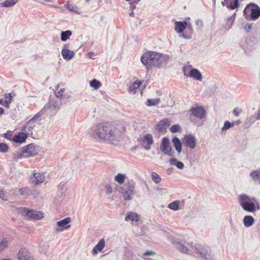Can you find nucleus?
I'll use <instances>...</instances> for the list:
<instances>
[{
    "mask_svg": "<svg viewBox=\"0 0 260 260\" xmlns=\"http://www.w3.org/2000/svg\"><path fill=\"white\" fill-rule=\"evenodd\" d=\"M121 129L123 131L125 128L120 126L111 124L108 123H99L93 127V135L97 136L101 140L108 143L114 144L118 141L119 138L122 133Z\"/></svg>",
    "mask_w": 260,
    "mask_h": 260,
    "instance_id": "obj_1",
    "label": "nucleus"
},
{
    "mask_svg": "<svg viewBox=\"0 0 260 260\" xmlns=\"http://www.w3.org/2000/svg\"><path fill=\"white\" fill-rule=\"evenodd\" d=\"M169 59V56L155 51L147 52L141 57V62L148 70L153 67L161 68L167 64Z\"/></svg>",
    "mask_w": 260,
    "mask_h": 260,
    "instance_id": "obj_2",
    "label": "nucleus"
},
{
    "mask_svg": "<svg viewBox=\"0 0 260 260\" xmlns=\"http://www.w3.org/2000/svg\"><path fill=\"white\" fill-rule=\"evenodd\" d=\"M44 114V110H41L36 115L29 120L22 127V131L28 135H32L35 127L36 125V122L39 118Z\"/></svg>",
    "mask_w": 260,
    "mask_h": 260,
    "instance_id": "obj_3",
    "label": "nucleus"
},
{
    "mask_svg": "<svg viewBox=\"0 0 260 260\" xmlns=\"http://www.w3.org/2000/svg\"><path fill=\"white\" fill-rule=\"evenodd\" d=\"M194 248L195 253L200 255L204 259L215 260L214 255L212 254L210 249L200 244H196Z\"/></svg>",
    "mask_w": 260,
    "mask_h": 260,
    "instance_id": "obj_4",
    "label": "nucleus"
},
{
    "mask_svg": "<svg viewBox=\"0 0 260 260\" xmlns=\"http://www.w3.org/2000/svg\"><path fill=\"white\" fill-rule=\"evenodd\" d=\"M135 185L132 182H127L121 186L119 191L122 194L126 201L131 200L134 196Z\"/></svg>",
    "mask_w": 260,
    "mask_h": 260,
    "instance_id": "obj_5",
    "label": "nucleus"
},
{
    "mask_svg": "<svg viewBox=\"0 0 260 260\" xmlns=\"http://www.w3.org/2000/svg\"><path fill=\"white\" fill-rule=\"evenodd\" d=\"M38 154L35 145L34 144H29L27 146L22 147L19 152H18L17 157H32Z\"/></svg>",
    "mask_w": 260,
    "mask_h": 260,
    "instance_id": "obj_6",
    "label": "nucleus"
},
{
    "mask_svg": "<svg viewBox=\"0 0 260 260\" xmlns=\"http://www.w3.org/2000/svg\"><path fill=\"white\" fill-rule=\"evenodd\" d=\"M138 141L140 142L144 149L146 150H150L151 145H153L154 140L151 134H146L139 138Z\"/></svg>",
    "mask_w": 260,
    "mask_h": 260,
    "instance_id": "obj_7",
    "label": "nucleus"
},
{
    "mask_svg": "<svg viewBox=\"0 0 260 260\" xmlns=\"http://www.w3.org/2000/svg\"><path fill=\"white\" fill-rule=\"evenodd\" d=\"M23 213L27 219L30 220H40L44 217L43 212L30 210L26 208H23Z\"/></svg>",
    "mask_w": 260,
    "mask_h": 260,
    "instance_id": "obj_8",
    "label": "nucleus"
},
{
    "mask_svg": "<svg viewBox=\"0 0 260 260\" xmlns=\"http://www.w3.org/2000/svg\"><path fill=\"white\" fill-rule=\"evenodd\" d=\"M190 118L195 117L199 119H202L205 118L206 112L202 106L192 107L189 111Z\"/></svg>",
    "mask_w": 260,
    "mask_h": 260,
    "instance_id": "obj_9",
    "label": "nucleus"
},
{
    "mask_svg": "<svg viewBox=\"0 0 260 260\" xmlns=\"http://www.w3.org/2000/svg\"><path fill=\"white\" fill-rule=\"evenodd\" d=\"M247 10L251 11L250 17L253 20L257 19L260 16V8L254 4L247 5L244 10V13L245 14L246 11Z\"/></svg>",
    "mask_w": 260,
    "mask_h": 260,
    "instance_id": "obj_10",
    "label": "nucleus"
},
{
    "mask_svg": "<svg viewBox=\"0 0 260 260\" xmlns=\"http://www.w3.org/2000/svg\"><path fill=\"white\" fill-rule=\"evenodd\" d=\"M160 150L165 154L171 156H173L174 155V151H172V148L170 146V143L169 139L166 138H163L160 146Z\"/></svg>",
    "mask_w": 260,
    "mask_h": 260,
    "instance_id": "obj_11",
    "label": "nucleus"
},
{
    "mask_svg": "<svg viewBox=\"0 0 260 260\" xmlns=\"http://www.w3.org/2000/svg\"><path fill=\"white\" fill-rule=\"evenodd\" d=\"M70 222L71 218L70 217H66L62 220L58 221L56 222L57 227L54 229V232L57 233L70 228L71 227V225L69 224Z\"/></svg>",
    "mask_w": 260,
    "mask_h": 260,
    "instance_id": "obj_12",
    "label": "nucleus"
},
{
    "mask_svg": "<svg viewBox=\"0 0 260 260\" xmlns=\"http://www.w3.org/2000/svg\"><path fill=\"white\" fill-rule=\"evenodd\" d=\"M61 105L60 100H51L50 102L45 105L42 109L44 110V113L48 110L57 111L60 108Z\"/></svg>",
    "mask_w": 260,
    "mask_h": 260,
    "instance_id": "obj_13",
    "label": "nucleus"
},
{
    "mask_svg": "<svg viewBox=\"0 0 260 260\" xmlns=\"http://www.w3.org/2000/svg\"><path fill=\"white\" fill-rule=\"evenodd\" d=\"M183 143L187 147L191 149H194L196 146V137L192 135H188L184 136L182 140Z\"/></svg>",
    "mask_w": 260,
    "mask_h": 260,
    "instance_id": "obj_14",
    "label": "nucleus"
},
{
    "mask_svg": "<svg viewBox=\"0 0 260 260\" xmlns=\"http://www.w3.org/2000/svg\"><path fill=\"white\" fill-rule=\"evenodd\" d=\"M44 180V174L40 172H35L33 174L32 176L30 177L31 183L35 185H38L42 183Z\"/></svg>",
    "mask_w": 260,
    "mask_h": 260,
    "instance_id": "obj_15",
    "label": "nucleus"
},
{
    "mask_svg": "<svg viewBox=\"0 0 260 260\" xmlns=\"http://www.w3.org/2000/svg\"><path fill=\"white\" fill-rule=\"evenodd\" d=\"M68 47V44H64L61 51V54L63 58L67 61L72 59L75 55L74 51L69 50Z\"/></svg>",
    "mask_w": 260,
    "mask_h": 260,
    "instance_id": "obj_16",
    "label": "nucleus"
},
{
    "mask_svg": "<svg viewBox=\"0 0 260 260\" xmlns=\"http://www.w3.org/2000/svg\"><path fill=\"white\" fill-rule=\"evenodd\" d=\"M174 245L175 248L180 252L190 255L192 253L191 250L188 249L186 245L179 242H175Z\"/></svg>",
    "mask_w": 260,
    "mask_h": 260,
    "instance_id": "obj_17",
    "label": "nucleus"
},
{
    "mask_svg": "<svg viewBox=\"0 0 260 260\" xmlns=\"http://www.w3.org/2000/svg\"><path fill=\"white\" fill-rule=\"evenodd\" d=\"M187 23L186 21H176L175 23V30L178 34L181 35L183 33V31L187 27Z\"/></svg>",
    "mask_w": 260,
    "mask_h": 260,
    "instance_id": "obj_18",
    "label": "nucleus"
},
{
    "mask_svg": "<svg viewBox=\"0 0 260 260\" xmlns=\"http://www.w3.org/2000/svg\"><path fill=\"white\" fill-rule=\"evenodd\" d=\"M193 33V29L192 26V25L190 23H189L187 25V27H186L184 32L180 35V37L182 38L189 40L191 39L192 37V35Z\"/></svg>",
    "mask_w": 260,
    "mask_h": 260,
    "instance_id": "obj_19",
    "label": "nucleus"
},
{
    "mask_svg": "<svg viewBox=\"0 0 260 260\" xmlns=\"http://www.w3.org/2000/svg\"><path fill=\"white\" fill-rule=\"evenodd\" d=\"M18 257L19 260H34L30 256L29 252L25 249H21L19 250Z\"/></svg>",
    "mask_w": 260,
    "mask_h": 260,
    "instance_id": "obj_20",
    "label": "nucleus"
},
{
    "mask_svg": "<svg viewBox=\"0 0 260 260\" xmlns=\"http://www.w3.org/2000/svg\"><path fill=\"white\" fill-rule=\"evenodd\" d=\"M105 246V241L104 239H101L98 244L93 247L91 251V253L93 255H95L98 254V251L101 252L104 249Z\"/></svg>",
    "mask_w": 260,
    "mask_h": 260,
    "instance_id": "obj_21",
    "label": "nucleus"
},
{
    "mask_svg": "<svg viewBox=\"0 0 260 260\" xmlns=\"http://www.w3.org/2000/svg\"><path fill=\"white\" fill-rule=\"evenodd\" d=\"M188 77L193 78L194 80L201 81L202 75L201 72L197 69H191L189 71Z\"/></svg>",
    "mask_w": 260,
    "mask_h": 260,
    "instance_id": "obj_22",
    "label": "nucleus"
},
{
    "mask_svg": "<svg viewBox=\"0 0 260 260\" xmlns=\"http://www.w3.org/2000/svg\"><path fill=\"white\" fill-rule=\"evenodd\" d=\"M222 4L231 9H234L239 6L238 0H224Z\"/></svg>",
    "mask_w": 260,
    "mask_h": 260,
    "instance_id": "obj_23",
    "label": "nucleus"
},
{
    "mask_svg": "<svg viewBox=\"0 0 260 260\" xmlns=\"http://www.w3.org/2000/svg\"><path fill=\"white\" fill-rule=\"evenodd\" d=\"M27 138V135L25 132H20L14 136L13 141L16 143H22L25 141Z\"/></svg>",
    "mask_w": 260,
    "mask_h": 260,
    "instance_id": "obj_24",
    "label": "nucleus"
},
{
    "mask_svg": "<svg viewBox=\"0 0 260 260\" xmlns=\"http://www.w3.org/2000/svg\"><path fill=\"white\" fill-rule=\"evenodd\" d=\"M239 202L240 205L244 203H249L252 202H255L256 200L254 198H251L246 194H241L239 197Z\"/></svg>",
    "mask_w": 260,
    "mask_h": 260,
    "instance_id": "obj_25",
    "label": "nucleus"
},
{
    "mask_svg": "<svg viewBox=\"0 0 260 260\" xmlns=\"http://www.w3.org/2000/svg\"><path fill=\"white\" fill-rule=\"evenodd\" d=\"M169 125L170 121L167 118H164L157 124L156 127L159 131H162L166 129Z\"/></svg>",
    "mask_w": 260,
    "mask_h": 260,
    "instance_id": "obj_26",
    "label": "nucleus"
},
{
    "mask_svg": "<svg viewBox=\"0 0 260 260\" xmlns=\"http://www.w3.org/2000/svg\"><path fill=\"white\" fill-rule=\"evenodd\" d=\"M244 210L249 212H253L256 210V206L253 202L249 203L242 204L240 205Z\"/></svg>",
    "mask_w": 260,
    "mask_h": 260,
    "instance_id": "obj_27",
    "label": "nucleus"
},
{
    "mask_svg": "<svg viewBox=\"0 0 260 260\" xmlns=\"http://www.w3.org/2000/svg\"><path fill=\"white\" fill-rule=\"evenodd\" d=\"M170 164L171 166H175L179 169H183L184 168V164L178 160L177 158L173 157L169 160Z\"/></svg>",
    "mask_w": 260,
    "mask_h": 260,
    "instance_id": "obj_28",
    "label": "nucleus"
},
{
    "mask_svg": "<svg viewBox=\"0 0 260 260\" xmlns=\"http://www.w3.org/2000/svg\"><path fill=\"white\" fill-rule=\"evenodd\" d=\"M172 143L176 151L180 153L182 151L181 143L178 137H175L172 139Z\"/></svg>",
    "mask_w": 260,
    "mask_h": 260,
    "instance_id": "obj_29",
    "label": "nucleus"
},
{
    "mask_svg": "<svg viewBox=\"0 0 260 260\" xmlns=\"http://www.w3.org/2000/svg\"><path fill=\"white\" fill-rule=\"evenodd\" d=\"M250 176L255 182H260V168L252 171L250 173Z\"/></svg>",
    "mask_w": 260,
    "mask_h": 260,
    "instance_id": "obj_30",
    "label": "nucleus"
},
{
    "mask_svg": "<svg viewBox=\"0 0 260 260\" xmlns=\"http://www.w3.org/2000/svg\"><path fill=\"white\" fill-rule=\"evenodd\" d=\"M141 82L136 81L128 87V92L135 94L137 90L139 88Z\"/></svg>",
    "mask_w": 260,
    "mask_h": 260,
    "instance_id": "obj_31",
    "label": "nucleus"
},
{
    "mask_svg": "<svg viewBox=\"0 0 260 260\" xmlns=\"http://www.w3.org/2000/svg\"><path fill=\"white\" fill-rule=\"evenodd\" d=\"M254 223V219L250 215L245 216L243 218V223L245 226L250 227Z\"/></svg>",
    "mask_w": 260,
    "mask_h": 260,
    "instance_id": "obj_32",
    "label": "nucleus"
},
{
    "mask_svg": "<svg viewBox=\"0 0 260 260\" xmlns=\"http://www.w3.org/2000/svg\"><path fill=\"white\" fill-rule=\"evenodd\" d=\"M18 0H6L5 2L0 3V7L10 8L14 6Z\"/></svg>",
    "mask_w": 260,
    "mask_h": 260,
    "instance_id": "obj_33",
    "label": "nucleus"
},
{
    "mask_svg": "<svg viewBox=\"0 0 260 260\" xmlns=\"http://www.w3.org/2000/svg\"><path fill=\"white\" fill-rule=\"evenodd\" d=\"M126 221H137L139 220L138 214L136 213L129 212L127 213L126 216L125 217Z\"/></svg>",
    "mask_w": 260,
    "mask_h": 260,
    "instance_id": "obj_34",
    "label": "nucleus"
},
{
    "mask_svg": "<svg viewBox=\"0 0 260 260\" xmlns=\"http://www.w3.org/2000/svg\"><path fill=\"white\" fill-rule=\"evenodd\" d=\"M72 35V32L70 30L61 31L60 34V39L62 41H66L70 38Z\"/></svg>",
    "mask_w": 260,
    "mask_h": 260,
    "instance_id": "obj_35",
    "label": "nucleus"
},
{
    "mask_svg": "<svg viewBox=\"0 0 260 260\" xmlns=\"http://www.w3.org/2000/svg\"><path fill=\"white\" fill-rule=\"evenodd\" d=\"M236 13H234L232 16L228 17V22L225 25V28L227 30H229L232 26L234 20L235 19Z\"/></svg>",
    "mask_w": 260,
    "mask_h": 260,
    "instance_id": "obj_36",
    "label": "nucleus"
},
{
    "mask_svg": "<svg viewBox=\"0 0 260 260\" xmlns=\"http://www.w3.org/2000/svg\"><path fill=\"white\" fill-rule=\"evenodd\" d=\"M126 177V175L119 173L115 176L114 179L119 184H122L124 183Z\"/></svg>",
    "mask_w": 260,
    "mask_h": 260,
    "instance_id": "obj_37",
    "label": "nucleus"
},
{
    "mask_svg": "<svg viewBox=\"0 0 260 260\" xmlns=\"http://www.w3.org/2000/svg\"><path fill=\"white\" fill-rule=\"evenodd\" d=\"M8 240L7 238H3L0 239V253L8 247Z\"/></svg>",
    "mask_w": 260,
    "mask_h": 260,
    "instance_id": "obj_38",
    "label": "nucleus"
},
{
    "mask_svg": "<svg viewBox=\"0 0 260 260\" xmlns=\"http://www.w3.org/2000/svg\"><path fill=\"white\" fill-rule=\"evenodd\" d=\"M179 205L180 202L179 201H175L169 204L168 207L174 211H177L179 208Z\"/></svg>",
    "mask_w": 260,
    "mask_h": 260,
    "instance_id": "obj_39",
    "label": "nucleus"
},
{
    "mask_svg": "<svg viewBox=\"0 0 260 260\" xmlns=\"http://www.w3.org/2000/svg\"><path fill=\"white\" fill-rule=\"evenodd\" d=\"M65 91L64 88H60L57 92H55V95L57 98L58 99H61L62 98L64 97H67V98H69L70 96L68 95L67 96V95L66 94H63L64 92Z\"/></svg>",
    "mask_w": 260,
    "mask_h": 260,
    "instance_id": "obj_40",
    "label": "nucleus"
},
{
    "mask_svg": "<svg viewBox=\"0 0 260 260\" xmlns=\"http://www.w3.org/2000/svg\"><path fill=\"white\" fill-rule=\"evenodd\" d=\"M160 102V99H148L147 101L146 105L147 106H154L157 105Z\"/></svg>",
    "mask_w": 260,
    "mask_h": 260,
    "instance_id": "obj_41",
    "label": "nucleus"
},
{
    "mask_svg": "<svg viewBox=\"0 0 260 260\" xmlns=\"http://www.w3.org/2000/svg\"><path fill=\"white\" fill-rule=\"evenodd\" d=\"M67 8L68 10L78 13V7L73 3L68 2Z\"/></svg>",
    "mask_w": 260,
    "mask_h": 260,
    "instance_id": "obj_42",
    "label": "nucleus"
},
{
    "mask_svg": "<svg viewBox=\"0 0 260 260\" xmlns=\"http://www.w3.org/2000/svg\"><path fill=\"white\" fill-rule=\"evenodd\" d=\"M151 178L152 180L155 183H159L161 180V179L160 177V176L156 172H153L151 173Z\"/></svg>",
    "mask_w": 260,
    "mask_h": 260,
    "instance_id": "obj_43",
    "label": "nucleus"
},
{
    "mask_svg": "<svg viewBox=\"0 0 260 260\" xmlns=\"http://www.w3.org/2000/svg\"><path fill=\"white\" fill-rule=\"evenodd\" d=\"M90 85L95 89H98L102 86V84L96 79H93L90 82Z\"/></svg>",
    "mask_w": 260,
    "mask_h": 260,
    "instance_id": "obj_44",
    "label": "nucleus"
},
{
    "mask_svg": "<svg viewBox=\"0 0 260 260\" xmlns=\"http://www.w3.org/2000/svg\"><path fill=\"white\" fill-rule=\"evenodd\" d=\"M12 97V93H11L5 96L4 106L9 107V104L11 103Z\"/></svg>",
    "mask_w": 260,
    "mask_h": 260,
    "instance_id": "obj_45",
    "label": "nucleus"
},
{
    "mask_svg": "<svg viewBox=\"0 0 260 260\" xmlns=\"http://www.w3.org/2000/svg\"><path fill=\"white\" fill-rule=\"evenodd\" d=\"M235 125V123L230 122L226 120L224 122L223 126L221 128L222 131H225Z\"/></svg>",
    "mask_w": 260,
    "mask_h": 260,
    "instance_id": "obj_46",
    "label": "nucleus"
},
{
    "mask_svg": "<svg viewBox=\"0 0 260 260\" xmlns=\"http://www.w3.org/2000/svg\"><path fill=\"white\" fill-rule=\"evenodd\" d=\"M123 260H132L133 259V253L129 251H125L123 256Z\"/></svg>",
    "mask_w": 260,
    "mask_h": 260,
    "instance_id": "obj_47",
    "label": "nucleus"
},
{
    "mask_svg": "<svg viewBox=\"0 0 260 260\" xmlns=\"http://www.w3.org/2000/svg\"><path fill=\"white\" fill-rule=\"evenodd\" d=\"M19 192L21 196L28 194L30 192V189L27 187H23L19 189Z\"/></svg>",
    "mask_w": 260,
    "mask_h": 260,
    "instance_id": "obj_48",
    "label": "nucleus"
},
{
    "mask_svg": "<svg viewBox=\"0 0 260 260\" xmlns=\"http://www.w3.org/2000/svg\"><path fill=\"white\" fill-rule=\"evenodd\" d=\"M170 131L172 133H175L181 131V127L178 124H175L171 126Z\"/></svg>",
    "mask_w": 260,
    "mask_h": 260,
    "instance_id": "obj_49",
    "label": "nucleus"
},
{
    "mask_svg": "<svg viewBox=\"0 0 260 260\" xmlns=\"http://www.w3.org/2000/svg\"><path fill=\"white\" fill-rule=\"evenodd\" d=\"M191 66L190 65H188L183 67V72L184 76L188 77V75L189 74V71H190V69H191Z\"/></svg>",
    "mask_w": 260,
    "mask_h": 260,
    "instance_id": "obj_50",
    "label": "nucleus"
},
{
    "mask_svg": "<svg viewBox=\"0 0 260 260\" xmlns=\"http://www.w3.org/2000/svg\"><path fill=\"white\" fill-rule=\"evenodd\" d=\"M106 192L107 194H111L113 192V189L111 184H107L105 187Z\"/></svg>",
    "mask_w": 260,
    "mask_h": 260,
    "instance_id": "obj_51",
    "label": "nucleus"
},
{
    "mask_svg": "<svg viewBox=\"0 0 260 260\" xmlns=\"http://www.w3.org/2000/svg\"><path fill=\"white\" fill-rule=\"evenodd\" d=\"M8 149V147L6 144L0 143V152H6Z\"/></svg>",
    "mask_w": 260,
    "mask_h": 260,
    "instance_id": "obj_52",
    "label": "nucleus"
},
{
    "mask_svg": "<svg viewBox=\"0 0 260 260\" xmlns=\"http://www.w3.org/2000/svg\"><path fill=\"white\" fill-rule=\"evenodd\" d=\"M6 192L3 189H1L0 190V199L4 201L7 200L6 199Z\"/></svg>",
    "mask_w": 260,
    "mask_h": 260,
    "instance_id": "obj_53",
    "label": "nucleus"
},
{
    "mask_svg": "<svg viewBox=\"0 0 260 260\" xmlns=\"http://www.w3.org/2000/svg\"><path fill=\"white\" fill-rule=\"evenodd\" d=\"M154 254V252L152 251H147L145 252H144L143 254V256H142V257L144 258L143 256H149V255H153Z\"/></svg>",
    "mask_w": 260,
    "mask_h": 260,
    "instance_id": "obj_54",
    "label": "nucleus"
},
{
    "mask_svg": "<svg viewBox=\"0 0 260 260\" xmlns=\"http://www.w3.org/2000/svg\"><path fill=\"white\" fill-rule=\"evenodd\" d=\"M196 24L200 27H202L203 25V22L202 20L198 19L196 21Z\"/></svg>",
    "mask_w": 260,
    "mask_h": 260,
    "instance_id": "obj_55",
    "label": "nucleus"
},
{
    "mask_svg": "<svg viewBox=\"0 0 260 260\" xmlns=\"http://www.w3.org/2000/svg\"><path fill=\"white\" fill-rule=\"evenodd\" d=\"M238 110L239 109L237 108H236L233 110V114L234 115L236 116H238L239 115V112Z\"/></svg>",
    "mask_w": 260,
    "mask_h": 260,
    "instance_id": "obj_56",
    "label": "nucleus"
},
{
    "mask_svg": "<svg viewBox=\"0 0 260 260\" xmlns=\"http://www.w3.org/2000/svg\"><path fill=\"white\" fill-rule=\"evenodd\" d=\"M260 119V109L258 110L256 113V120Z\"/></svg>",
    "mask_w": 260,
    "mask_h": 260,
    "instance_id": "obj_57",
    "label": "nucleus"
},
{
    "mask_svg": "<svg viewBox=\"0 0 260 260\" xmlns=\"http://www.w3.org/2000/svg\"><path fill=\"white\" fill-rule=\"evenodd\" d=\"M250 28H251V26H250V25H249V24H247V25H245V29H246V30L247 31H248V29H250Z\"/></svg>",
    "mask_w": 260,
    "mask_h": 260,
    "instance_id": "obj_58",
    "label": "nucleus"
},
{
    "mask_svg": "<svg viewBox=\"0 0 260 260\" xmlns=\"http://www.w3.org/2000/svg\"><path fill=\"white\" fill-rule=\"evenodd\" d=\"M232 123H235V124H239L241 123V121L240 120H237L236 121H234Z\"/></svg>",
    "mask_w": 260,
    "mask_h": 260,
    "instance_id": "obj_59",
    "label": "nucleus"
},
{
    "mask_svg": "<svg viewBox=\"0 0 260 260\" xmlns=\"http://www.w3.org/2000/svg\"><path fill=\"white\" fill-rule=\"evenodd\" d=\"M132 10V11L131 12L129 13V15L131 17H134V10L133 9H131Z\"/></svg>",
    "mask_w": 260,
    "mask_h": 260,
    "instance_id": "obj_60",
    "label": "nucleus"
},
{
    "mask_svg": "<svg viewBox=\"0 0 260 260\" xmlns=\"http://www.w3.org/2000/svg\"><path fill=\"white\" fill-rule=\"evenodd\" d=\"M4 110L3 108L2 107H0V115H2L4 113Z\"/></svg>",
    "mask_w": 260,
    "mask_h": 260,
    "instance_id": "obj_61",
    "label": "nucleus"
},
{
    "mask_svg": "<svg viewBox=\"0 0 260 260\" xmlns=\"http://www.w3.org/2000/svg\"><path fill=\"white\" fill-rule=\"evenodd\" d=\"M4 101L5 100L0 99V104L4 106Z\"/></svg>",
    "mask_w": 260,
    "mask_h": 260,
    "instance_id": "obj_62",
    "label": "nucleus"
},
{
    "mask_svg": "<svg viewBox=\"0 0 260 260\" xmlns=\"http://www.w3.org/2000/svg\"><path fill=\"white\" fill-rule=\"evenodd\" d=\"M173 170V168H169L167 170V172H168V173H170L171 172V171Z\"/></svg>",
    "mask_w": 260,
    "mask_h": 260,
    "instance_id": "obj_63",
    "label": "nucleus"
},
{
    "mask_svg": "<svg viewBox=\"0 0 260 260\" xmlns=\"http://www.w3.org/2000/svg\"><path fill=\"white\" fill-rule=\"evenodd\" d=\"M2 260H11V259H9V258H4V259H2Z\"/></svg>",
    "mask_w": 260,
    "mask_h": 260,
    "instance_id": "obj_64",
    "label": "nucleus"
}]
</instances>
